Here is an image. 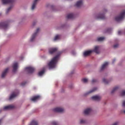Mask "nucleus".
Returning a JSON list of instances; mask_svg holds the SVG:
<instances>
[{
  "label": "nucleus",
  "mask_w": 125,
  "mask_h": 125,
  "mask_svg": "<svg viewBox=\"0 0 125 125\" xmlns=\"http://www.w3.org/2000/svg\"><path fill=\"white\" fill-rule=\"evenodd\" d=\"M59 55H57L53 57L48 64V66L49 69L53 68L55 67L56 63L57 62V59Z\"/></svg>",
  "instance_id": "1"
},
{
  "label": "nucleus",
  "mask_w": 125,
  "mask_h": 125,
  "mask_svg": "<svg viewBox=\"0 0 125 125\" xmlns=\"http://www.w3.org/2000/svg\"><path fill=\"white\" fill-rule=\"evenodd\" d=\"M125 16V10L122 11L120 14L119 16L116 17L115 18V20L117 22L122 20Z\"/></svg>",
  "instance_id": "2"
},
{
  "label": "nucleus",
  "mask_w": 125,
  "mask_h": 125,
  "mask_svg": "<svg viewBox=\"0 0 125 125\" xmlns=\"http://www.w3.org/2000/svg\"><path fill=\"white\" fill-rule=\"evenodd\" d=\"M8 26V22H7L0 23V28L5 29L7 28Z\"/></svg>",
  "instance_id": "3"
},
{
  "label": "nucleus",
  "mask_w": 125,
  "mask_h": 125,
  "mask_svg": "<svg viewBox=\"0 0 125 125\" xmlns=\"http://www.w3.org/2000/svg\"><path fill=\"white\" fill-rule=\"evenodd\" d=\"M14 107L13 105H9L4 107L3 109H0V113L2 111L4 110H7L12 109Z\"/></svg>",
  "instance_id": "4"
},
{
  "label": "nucleus",
  "mask_w": 125,
  "mask_h": 125,
  "mask_svg": "<svg viewBox=\"0 0 125 125\" xmlns=\"http://www.w3.org/2000/svg\"><path fill=\"white\" fill-rule=\"evenodd\" d=\"M53 111L55 112L62 113L64 111V109L62 108L57 107L54 108Z\"/></svg>",
  "instance_id": "5"
},
{
  "label": "nucleus",
  "mask_w": 125,
  "mask_h": 125,
  "mask_svg": "<svg viewBox=\"0 0 125 125\" xmlns=\"http://www.w3.org/2000/svg\"><path fill=\"white\" fill-rule=\"evenodd\" d=\"M40 30V28H38L37 29L36 32L32 35L30 40L32 42L33 41L35 38L37 36V33Z\"/></svg>",
  "instance_id": "6"
},
{
  "label": "nucleus",
  "mask_w": 125,
  "mask_h": 125,
  "mask_svg": "<svg viewBox=\"0 0 125 125\" xmlns=\"http://www.w3.org/2000/svg\"><path fill=\"white\" fill-rule=\"evenodd\" d=\"M3 4H6L8 3H12L14 2L15 0H1Z\"/></svg>",
  "instance_id": "7"
},
{
  "label": "nucleus",
  "mask_w": 125,
  "mask_h": 125,
  "mask_svg": "<svg viewBox=\"0 0 125 125\" xmlns=\"http://www.w3.org/2000/svg\"><path fill=\"white\" fill-rule=\"evenodd\" d=\"M92 111V109L91 108H88L84 111L83 113L85 115H88L91 113Z\"/></svg>",
  "instance_id": "8"
},
{
  "label": "nucleus",
  "mask_w": 125,
  "mask_h": 125,
  "mask_svg": "<svg viewBox=\"0 0 125 125\" xmlns=\"http://www.w3.org/2000/svg\"><path fill=\"white\" fill-rule=\"evenodd\" d=\"M41 98V96L40 95H37L34 96L31 98V101H35L40 99Z\"/></svg>",
  "instance_id": "9"
},
{
  "label": "nucleus",
  "mask_w": 125,
  "mask_h": 125,
  "mask_svg": "<svg viewBox=\"0 0 125 125\" xmlns=\"http://www.w3.org/2000/svg\"><path fill=\"white\" fill-rule=\"evenodd\" d=\"M26 70H27L29 73H32L34 71V68L31 67H27L25 68Z\"/></svg>",
  "instance_id": "10"
},
{
  "label": "nucleus",
  "mask_w": 125,
  "mask_h": 125,
  "mask_svg": "<svg viewBox=\"0 0 125 125\" xmlns=\"http://www.w3.org/2000/svg\"><path fill=\"white\" fill-rule=\"evenodd\" d=\"M91 99L94 100L99 101L101 98V97L99 95H95L92 96Z\"/></svg>",
  "instance_id": "11"
},
{
  "label": "nucleus",
  "mask_w": 125,
  "mask_h": 125,
  "mask_svg": "<svg viewBox=\"0 0 125 125\" xmlns=\"http://www.w3.org/2000/svg\"><path fill=\"white\" fill-rule=\"evenodd\" d=\"M58 50V48H50L49 50V53L51 54H52L54 52L57 51Z\"/></svg>",
  "instance_id": "12"
},
{
  "label": "nucleus",
  "mask_w": 125,
  "mask_h": 125,
  "mask_svg": "<svg viewBox=\"0 0 125 125\" xmlns=\"http://www.w3.org/2000/svg\"><path fill=\"white\" fill-rule=\"evenodd\" d=\"M18 63L17 62H16L13 63L12 67L13 68V72H15L16 71L17 68Z\"/></svg>",
  "instance_id": "13"
},
{
  "label": "nucleus",
  "mask_w": 125,
  "mask_h": 125,
  "mask_svg": "<svg viewBox=\"0 0 125 125\" xmlns=\"http://www.w3.org/2000/svg\"><path fill=\"white\" fill-rule=\"evenodd\" d=\"M83 5V2L82 0H80L77 2L75 6L76 7H81Z\"/></svg>",
  "instance_id": "14"
},
{
  "label": "nucleus",
  "mask_w": 125,
  "mask_h": 125,
  "mask_svg": "<svg viewBox=\"0 0 125 125\" xmlns=\"http://www.w3.org/2000/svg\"><path fill=\"white\" fill-rule=\"evenodd\" d=\"M9 69V68H7L5 69L4 71L3 72L1 75V77L2 78H3L5 77L7 73L8 72Z\"/></svg>",
  "instance_id": "15"
},
{
  "label": "nucleus",
  "mask_w": 125,
  "mask_h": 125,
  "mask_svg": "<svg viewBox=\"0 0 125 125\" xmlns=\"http://www.w3.org/2000/svg\"><path fill=\"white\" fill-rule=\"evenodd\" d=\"M18 94L15 93H12L10 96L9 97V99L11 100L16 97Z\"/></svg>",
  "instance_id": "16"
},
{
  "label": "nucleus",
  "mask_w": 125,
  "mask_h": 125,
  "mask_svg": "<svg viewBox=\"0 0 125 125\" xmlns=\"http://www.w3.org/2000/svg\"><path fill=\"white\" fill-rule=\"evenodd\" d=\"M99 48V47L98 46H95L94 49L93 50H92L93 51V52H94L98 54L99 53V51L98 49Z\"/></svg>",
  "instance_id": "17"
},
{
  "label": "nucleus",
  "mask_w": 125,
  "mask_h": 125,
  "mask_svg": "<svg viewBox=\"0 0 125 125\" xmlns=\"http://www.w3.org/2000/svg\"><path fill=\"white\" fill-rule=\"evenodd\" d=\"M92 52L93 51L89 50L83 53V55L84 56H86L90 55Z\"/></svg>",
  "instance_id": "18"
},
{
  "label": "nucleus",
  "mask_w": 125,
  "mask_h": 125,
  "mask_svg": "<svg viewBox=\"0 0 125 125\" xmlns=\"http://www.w3.org/2000/svg\"><path fill=\"white\" fill-rule=\"evenodd\" d=\"M74 17V15L72 13L68 14L66 17V18L67 19H72Z\"/></svg>",
  "instance_id": "19"
},
{
  "label": "nucleus",
  "mask_w": 125,
  "mask_h": 125,
  "mask_svg": "<svg viewBox=\"0 0 125 125\" xmlns=\"http://www.w3.org/2000/svg\"><path fill=\"white\" fill-rule=\"evenodd\" d=\"M38 0H34L31 7V9L33 10L35 8Z\"/></svg>",
  "instance_id": "20"
},
{
  "label": "nucleus",
  "mask_w": 125,
  "mask_h": 125,
  "mask_svg": "<svg viewBox=\"0 0 125 125\" xmlns=\"http://www.w3.org/2000/svg\"><path fill=\"white\" fill-rule=\"evenodd\" d=\"M97 18L103 20L105 18V17L104 14H99L98 16L97 17Z\"/></svg>",
  "instance_id": "21"
},
{
  "label": "nucleus",
  "mask_w": 125,
  "mask_h": 125,
  "mask_svg": "<svg viewBox=\"0 0 125 125\" xmlns=\"http://www.w3.org/2000/svg\"><path fill=\"white\" fill-rule=\"evenodd\" d=\"M108 64V62H105L102 66L101 68V70L102 71L103 70Z\"/></svg>",
  "instance_id": "22"
},
{
  "label": "nucleus",
  "mask_w": 125,
  "mask_h": 125,
  "mask_svg": "<svg viewBox=\"0 0 125 125\" xmlns=\"http://www.w3.org/2000/svg\"><path fill=\"white\" fill-rule=\"evenodd\" d=\"M45 71V68H43L42 70L39 73H38V75L39 76H42L44 73Z\"/></svg>",
  "instance_id": "23"
},
{
  "label": "nucleus",
  "mask_w": 125,
  "mask_h": 125,
  "mask_svg": "<svg viewBox=\"0 0 125 125\" xmlns=\"http://www.w3.org/2000/svg\"><path fill=\"white\" fill-rule=\"evenodd\" d=\"M97 88L96 87H95L92 90H91L89 91L88 92H87V93L86 94H89L90 93H92L95 91L96 90H97Z\"/></svg>",
  "instance_id": "24"
},
{
  "label": "nucleus",
  "mask_w": 125,
  "mask_h": 125,
  "mask_svg": "<svg viewBox=\"0 0 125 125\" xmlns=\"http://www.w3.org/2000/svg\"><path fill=\"white\" fill-rule=\"evenodd\" d=\"M29 125H38V123L36 121H33Z\"/></svg>",
  "instance_id": "25"
},
{
  "label": "nucleus",
  "mask_w": 125,
  "mask_h": 125,
  "mask_svg": "<svg viewBox=\"0 0 125 125\" xmlns=\"http://www.w3.org/2000/svg\"><path fill=\"white\" fill-rule=\"evenodd\" d=\"M118 87H115L113 89L111 92V93H114V92L116 91L118 89Z\"/></svg>",
  "instance_id": "26"
},
{
  "label": "nucleus",
  "mask_w": 125,
  "mask_h": 125,
  "mask_svg": "<svg viewBox=\"0 0 125 125\" xmlns=\"http://www.w3.org/2000/svg\"><path fill=\"white\" fill-rule=\"evenodd\" d=\"M60 37V35H57L55 37L54 40V41H56L57 40L59 39Z\"/></svg>",
  "instance_id": "27"
},
{
  "label": "nucleus",
  "mask_w": 125,
  "mask_h": 125,
  "mask_svg": "<svg viewBox=\"0 0 125 125\" xmlns=\"http://www.w3.org/2000/svg\"><path fill=\"white\" fill-rule=\"evenodd\" d=\"M105 39L104 37H100L97 39V40L98 41H103Z\"/></svg>",
  "instance_id": "28"
},
{
  "label": "nucleus",
  "mask_w": 125,
  "mask_h": 125,
  "mask_svg": "<svg viewBox=\"0 0 125 125\" xmlns=\"http://www.w3.org/2000/svg\"><path fill=\"white\" fill-rule=\"evenodd\" d=\"M52 125H58V123L55 121H53L52 123Z\"/></svg>",
  "instance_id": "29"
},
{
  "label": "nucleus",
  "mask_w": 125,
  "mask_h": 125,
  "mask_svg": "<svg viewBox=\"0 0 125 125\" xmlns=\"http://www.w3.org/2000/svg\"><path fill=\"white\" fill-rule=\"evenodd\" d=\"M86 122V120L83 119H81L80 121V123L81 124L84 123Z\"/></svg>",
  "instance_id": "30"
},
{
  "label": "nucleus",
  "mask_w": 125,
  "mask_h": 125,
  "mask_svg": "<svg viewBox=\"0 0 125 125\" xmlns=\"http://www.w3.org/2000/svg\"><path fill=\"white\" fill-rule=\"evenodd\" d=\"M103 82L106 84H108V81L106 80V79L104 78L103 79Z\"/></svg>",
  "instance_id": "31"
},
{
  "label": "nucleus",
  "mask_w": 125,
  "mask_h": 125,
  "mask_svg": "<svg viewBox=\"0 0 125 125\" xmlns=\"http://www.w3.org/2000/svg\"><path fill=\"white\" fill-rule=\"evenodd\" d=\"M82 81L84 83H86L88 81V79L86 78H83L82 79Z\"/></svg>",
  "instance_id": "32"
},
{
  "label": "nucleus",
  "mask_w": 125,
  "mask_h": 125,
  "mask_svg": "<svg viewBox=\"0 0 125 125\" xmlns=\"http://www.w3.org/2000/svg\"><path fill=\"white\" fill-rule=\"evenodd\" d=\"M12 7L10 6V7L9 8L7 9V10L6 11V13H7L12 8Z\"/></svg>",
  "instance_id": "33"
},
{
  "label": "nucleus",
  "mask_w": 125,
  "mask_h": 125,
  "mask_svg": "<svg viewBox=\"0 0 125 125\" xmlns=\"http://www.w3.org/2000/svg\"><path fill=\"white\" fill-rule=\"evenodd\" d=\"M121 94L122 96H124L125 95V90L123 91L121 93Z\"/></svg>",
  "instance_id": "34"
},
{
  "label": "nucleus",
  "mask_w": 125,
  "mask_h": 125,
  "mask_svg": "<svg viewBox=\"0 0 125 125\" xmlns=\"http://www.w3.org/2000/svg\"><path fill=\"white\" fill-rule=\"evenodd\" d=\"M118 46V44H116L115 45L113 46V47L114 48H117Z\"/></svg>",
  "instance_id": "35"
},
{
  "label": "nucleus",
  "mask_w": 125,
  "mask_h": 125,
  "mask_svg": "<svg viewBox=\"0 0 125 125\" xmlns=\"http://www.w3.org/2000/svg\"><path fill=\"white\" fill-rule=\"evenodd\" d=\"M26 83V82H22V83H21V85L22 86H24Z\"/></svg>",
  "instance_id": "36"
},
{
  "label": "nucleus",
  "mask_w": 125,
  "mask_h": 125,
  "mask_svg": "<svg viewBox=\"0 0 125 125\" xmlns=\"http://www.w3.org/2000/svg\"><path fill=\"white\" fill-rule=\"evenodd\" d=\"M119 122H116L114 124H113L112 125H118Z\"/></svg>",
  "instance_id": "37"
},
{
  "label": "nucleus",
  "mask_w": 125,
  "mask_h": 125,
  "mask_svg": "<svg viewBox=\"0 0 125 125\" xmlns=\"http://www.w3.org/2000/svg\"><path fill=\"white\" fill-rule=\"evenodd\" d=\"M97 81V80L95 79H93L92 81V83H94L95 82H96Z\"/></svg>",
  "instance_id": "38"
},
{
  "label": "nucleus",
  "mask_w": 125,
  "mask_h": 125,
  "mask_svg": "<svg viewBox=\"0 0 125 125\" xmlns=\"http://www.w3.org/2000/svg\"><path fill=\"white\" fill-rule=\"evenodd\" d=\"M123 106L124 107H125V102H123L122 104Z\"/></svg>",
  "instance_id": "39"
},
{
  "label": "nucleus",
  "mask_w": 125,
  "mask_h": 125,
  "mask_svg": "<svg viewBox=\"0 0 125 125\" xmlns=\"http://www.w3.org/2000/svg\"><path fill=\"white\" fill-rule=\"evenodd\" d=\"M121 31H119L118 32V34L119 35H120L121 33Z\"/></svg>",
  "instance_id": "40"
},
{
  "label": "nucleus",
  "mask_w": 125,
  "mask_h": 125,
  "mask_svg": "<svg viewBox=\"0 0 125 125\" xmlns=\"http://www.w3.org/2000/svg\"><path fill=\"white\" fill-rule=\"evenodd\" d=\"M115 61V59H114L113 60V63Z\"/></svg>",
  "instance_id": "41"
},
{
  "label": "nucleus",
  "mask_w": 125,
  "mask_h": 125,
  "mask_svg": "<svg viewBox=\"0 0 125 125\" xmlns=\"http://www.w3.org/2000/svg\"><path fill=\"white\" fill-rule=\"evenodd\" d=\"M111 29H108V30L107 31V32H108L109 31H111Z\"/></svg>",
  "instance_id": "42"
},
{
  "label": "nucleus",
  "mask_w": 125,
  "mask_h": 125,
  "mask_svg": "<svg viewBox=\"0 0 125 125\" xmlns=\"http://www.w3.org/2000/svg\"><path fill=\"white\" fill-rule=\"evenodd\" d=\"M1 119H0V125H1Z\"/></svg>",
  "instance_id": "43"
},
{
  "label": "nucleus",
  "mask_w": 125,
  "mask_h": 125,
  "mask_svg": "<svg viewBox=\"0 0 125 125\" xmlns=\"http://www.w3.org/2000/svg\"><path fill=\"white\" fill-rule=\"evenodd\" d=\"M123 112L125 114V110H124L123 111Z\"/></svg>",
  "instance_id": "44"
}]
</instances>
